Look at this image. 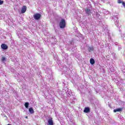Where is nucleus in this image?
<instances>
[{
	"mask_svg": "<svg viewBox=\"0 0 125 125\" xmlns=\"http://www.w3.org/2000/svg\"><path fill=\"white\" fill-rule=\"evenodd\" d=\"M123 109H124L123 107L119 108H117L116 109H114L113 112L114 113H117V112H122V111H123Z\"/></svg>",
	"mask_w": 125,
	"mask_h": 125,
	"instance_id": "nucleus-5",
	"label": "nucleus"
},
{
	"mask_svg": "<svg viewBox=\"0 0 125 125\" xmlns=\"http://www.w3.org/2000/svg\"><path fill=\"white\" fill-rule=\"evenodd\" d=\"M11 125V124H8V125Z\"/></svg>",
	"mask_w": 125,
	"mask_h": 125,
	"instance_id": "nucleus-16",
	"label": "nucleus"
},
{
	"mask_svg": "<svg viewBox=\"0 0 125 125\" xmlns=\"http://www.w3.org/2000/svg\"><path fill=\"white\" fill-rule=\"evenodd\" d=\"M1 4H3V1L0 0V5H1Z\"/></svg>",
	"mask_w": 125,
	"mask_h": 125,
	"instance_id": "nucleus-15",
	"label": "nucleus"
},
{
	"mask_svg": "<svg viewBox=\"0 0 125 125\" xmlns=\"http://www.w3.org/2000/svg\"><path fill=\"white\" fill-rule=\"evenodd\" d=\"M83 112L84 113H89V112H90L89 107H85L83 110Z\"/></svg>",
	"mask_w": 125,
	"mask_h": 125,
	"instance_id": "nucleus-7",
	"label": "nucleus"
},
{
	"mask_svg": "<svg viewBox=\"0 0 125 125\" xmlns=\"http://www.w3.org/2000/svg\"><path fill=\"white\" fill-rule=\"evenodd\" d=\"M6 58H5L4 57H2L1 58V61L3 62V61H5Z\"/></svg>",
	"mask_w": 125,
	"mask_h": 125,
	"instance_id": "nucleus-14",
	"label": "nucleus"
},
{
	"mask_svg": "<svg viewBox=\"0 0 125 125\" xmlns=\"http://www.w3.org/2000/svg\"><path fill=\"white\" fill-rule=\"evenodd\" d=\"M94 48H93V47H89L88 48V51H89V52H90V51H93Z\"/></svg>",
	"mask_w": 125,
	"mask_h": 125,
	"instance_id": "nucleus-12",
	"label": "nucleus"
},
{
	"mask_svg": "<svg viewBox=\"0 0 125 125\" xmlns=\"http://www.w3.org/2000/svg\"><path fill=\"white\" fill-rule=\"evenodd\" d=\"M29 111L30 113V114H34V113H35L34 109L32 107L29 108Z\"/></svg>",
	"mask_w": 125,
	"mask_h": 125,
	"instance_id": "nucleus-11",
	"label": "nucleus"
},
{
	"mask_svg": "<svg viewBox=\"0 0 125 125\" xmlns=\"http://www.w3.org/2000/svg\"><path fill=\"white\" fill-rule=\"evenodd\" d=\"M118 3H122V5L125 8V1H123L122 0H118L117 1Z\"/></svg>",
	"mask_w": 125,
	"mask_h": 125,
	"instance_id": "nucleus-8",
	"label": "nucleus"
},
{
	"mask_svg": "<svg viewBox=\"0 0 125 125\" xmlns=\"http://www.w3.org/2000/svg\"><path fill=\"white\" fill-rule=\"evenodd\" d=\"M41 17H42V15L39 13L35 14L33 16V18L35 19V20H39V19H41Z\"/></svg>",
	"mask_w": 125,
	"mask_h": 125,
	"instance_id": "nucleus-2",
	"label": "nucleus"
},
{
	"mask_svg": "<svg viewBox=\"0 0 125 125\" xmlns=\"http://www.w3.org/2000/svg\"><path fill=\"white\" fill-rule=\"evenodd\" d=\"M85 12L86 13V14H90V13H91L90 9L87 8L85 9Z\"/></svg>",
	"mask_w": 125,
	"mask_h": 125,
	"instance_id": "nucleus-9",
	"label": "nucleus"
},
{
	"mask_svg": "<svg viewBox=\"0 0 125 125\" xmlns=\"http://www.w3.org/2000/svg\"><path fill=\"white\" fill-rule=\"evenodd\" d=\"M27 11V6L23 5L22 6L21 10V13H25Z\"/></svg>",
	"mask_w": 125,
	"mask_h": 125,
	"instance_id": "nucleus-4",
	"label": "nucleus"
},
{
	"mask_svg": "<svg viewBox=\"0 0 125 125\" xmlns=\"http://www.w3.org/2000/svg\"><path fill=\"white\" fill-rule=\"evenodd\" d=\"M90 63L91 65H94L95 63V61H94V59L91 58L90 60Z\"/></svg>",
	"mask_w": 125,
	"mask_h": 125,
	"instance_id": "nucleus-10",
	"label": "nucleus"
},
{
	"mask_svg": "<svg viewBox=\"0 0 125 125\" xmlns=\"http://www.w3.org/2000/svg\"><path fill=\"white\" fill-rule=\"evenodd\" d=\"M48 123L49 125H53V120H52V118L49 119L48 120Z\"/></svg>",
	"mask_w": 125,
	"mask_h": 125,
	"instance_id": "nucleus-6",
	"label": "nucleus"
},
{
	"mask_svg": "<svg viewBox=\"0 0 125 125\" xmlns=\"http://www.w3.org/2000/svg\"><path fill=\"white\" fill-rule=\"evenodd\" d=\"M1 48L3 49V50H6V49H8V46H7V45H6L5 43H2L1 45Z\"/></svg>",
	"mask_w": 125,
	"mask_h": 125,
	"instance_id": "nucleus-3",
	"label": "nucleus"
},
{
	"mask_svg": "<svg viewBox=\"0 0 125 125\" xmlns=\"http://www.w3.org/2000/svg\"><path fill=\"white\" fill-rule=\"evenodd\" d=\"M59 26L61 29H64V28L66 27V21H65L64 19L61 20V21L60 22Z\"/></svg>",
	"mask_w": 125,
	"mask_h": 125,
	"instance_id": "nucleus-1",
	"label": "nucleus"
},
{
	"mask_svg": "<svg viewBox=\"0 0 125 125\" xmlns=\"http://www.w3.org/2000/svg\"><path fill=\"white\" fill-rule=\"evenodd\" d=\"M28 118V117H26V118Z\"/></svg>",
	"mask_w": 125,
	"mask_h": 125,
	"instance_id": "nucleus-17",
	"label": "nucleus"
},
{
	"mask_svg": "<svg viewBox=\"0 0 125 125\" xmlns=\"http://www.w3.org/2000/svg\"><path fill=\"white\" fill-rule=\"evenodd\" d=\"M24 106L25 108H28V107H29V103L28 102L25 103L24 104Z\"/></svg>",
	"mask_w": 125,
	"mask_h": 125,
	"instance_id": "nucleus-13",
	"label": "nucleus"
}]
</instances>
